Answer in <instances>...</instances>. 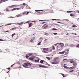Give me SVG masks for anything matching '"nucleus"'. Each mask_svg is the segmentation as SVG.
<instances>
[{
    "mask_svg": "<svg viewBox=\"0 0 79 79\" xmlns=\"http://www.w3.org/2000/svg\"><path fill=\"white\" fill-rule=\"evenodd\" d=\"M32 66L31 64L29 63H25L23 65V66L25 68H30V66Z\"/></svg>",
    "mask_w": 79,
    "mask_h": 79,
    "instance_id": "nucleus-1",
    "label": "nucleus"
},
{
    "mask_svg": "<svg viewBox=\"0 0 79 79\" xmlns=\"http://www.w3.org/2000/svg\"><path fill=\"white\" fill-rule=\"evenodd\" d=\"M51 63L53 64H58V62H57V59L56 58H54V60L51 61Z\"/></svg>",
    "mask_w": 79,
    "mask_h": 79,
    "instance_id": "nucleus-2",
    "label": "nucleus"
},
{
    "mask_svg": "<svg viewBox=\"0 0 79 79\" xmlns=\"http://www.w3.org/2000/svg\"><path fill=\"white\" fill-rule=\"evenodd\" d=\"M42 27L43 29H47V28H48V26L47 25V24H45L42 26Z\"/></svg>",
    "mask_w": 79,
    "mask_h": 79,
    "instance_id": "nucleus-3",
    "label": "nucleus"
},
{
    "mask_svg": "<svg viewBox=\"0 0 79 79\" xmlns=\"http://www.w3.org/2000/svg\"><path fill=\"white\" fill-rule=\"evenodd\" d=\"M66 51H67V52H66V53H67V52H68V49H65V51L62 52H59V54H64V52H66Z\"/></svg>",
    "mask_w": 79,
    "mask_h": 79,
    "instance_id": "nucleus-4",
    "label": "nucleus"
},
{
    "mask_svg": "<svg viewBox=\"0 0 79 79\" xmlns=\"http://www.w3.org/2000/svg\"><path fill=\"white\" fill-rule=\"evenodd\" d=\"M10 68H8L7 69H6L5 70L6 71L7 73H9V72L10 71Z\"/></svg>",
    "mask_w": 79,
    "mask_h": 79,
    "instance_id": "nucleus-5",
    "label": "nucleus"
},
{
    "mask_svg": "<svg viewBox=\"0 0 79 79\" xmlns=\"http://www.w3.org/2000/svg\"><path fill=\"white\" fill-rule=\"evenodd\" d=\"M59 45H60V47L61 48L63 47H64V44H63V43H59Z\"/></svg>",
    "mask_w": 79,
    "mask_h": 79,
    "instance_id": "nucleus-6",
    "label": "nucleus"
},
{
    "mask_svg": "<svg viewBox=\"0 0 79 79\" xmlns=\"http://www.w3.org/2000/svg\"><path fill=\"white\" fill-rule=\"evenodd\" d=\"M17 5H12L9 7V8H14V7H16Z\"/></svg>",
    "mask_w": 79,
    "mask_h": 79,
    "instance_id": "nucleus-7",
    "label": "nucleus"
},
{
    "mask_svg": "<svg viewBox=\"0 0 79 79\" xmlns=\"http://www.w3.org/2000/svg\"><path fill=\"white\" fill-rule=\"evenodd\" d=\"M23 16V13H21L19 15H17L16 16V17H19Z\"/></svg>",
    "mask_w": 79,
    "mask_h": 79,
    "instance_id": "nucleus-8",
    "label": "nucleus"
},
{
    "mask_svg": "<svg viewBox=\"0 0 79 79\" xmlns=\"http://www.w3.org/2000/svg\"><path fill=\"white\" fill-rule=\"evenodd\" d=\"M49 49L48 48H43L44 51H48Z\"/></svg>",
    "mask_w": 79,
    "mask_h": 79,
    "instance_id": "nucleus-9",
    "label": "nucleus"
},
{
    "mask_svg": "<svg viewBox=\"0 0 79 79\" xmlns=\"http://www.w3.org/2000/svg\"><path fill=\"white\" fill-rule=\"evenodd\" d=\"M19 10V8H15L11 10V11H14V10Z\"/></svg>",
    "mask_w": 79,
    "mask_h": 79,
    "instance_id": "nucleus-10",
    "label": "nucleus"
},
{
    "mask_svg": "<svg viewBox=\"0 0 79 79\" xmlns=\"http://www.w3.org/2000/svg\"><path fill=\"white\" fill-rule=\"evenodd\" d=\"M39 66L40 68H46V66L43 65H40Z\"/></svg>",
    "mask_w": 79,
    "mask_h": 79,
    "instance_id": "nucleus-11",
    "label": "nucleus"
},
{
    "mask_svg": "<svg viewBox=\"0 0 79 79\" xmlns=\"http://www.w3.org/2000/svg\"><path fill=\"white\" fill-rule=\"evenodd\" d=\"M24 23V22H21L19 23H18L17 24L18 25H21L22 24H23Z\"/></svg>",
    "mask_w": 79,
    "mask_h": 79,
    "instance_id": "nucleus-12",
    "label": "nucleus"
},
{
    "mask_svg": "<svg viewBox=\"0 0 79 79\" xmlns=\"http://www.w3.org/2000/svg\"><path fill=\"white\" fill-rule=\"evenodd\" d=\"M74 68H75V66H73V67H71L69 68V69H74Z\"/></svg>",
    "mask_w": 79,
    "mask_h": 79,
    "instance_id": "nucleus-13",
    "label": "nucleus"
},
{
    "mask_svg": "<svg viewBox=\"0 0 79 79\" xmlns=\"http://www.w3.org/2000/svg\"><path fill=\"white\" fill-rule=\"evenodd\" d=\"M32 26V23H30L29 24V27H31Z\"/></svg>",
    "mask_w": 79,
    "mask_h": 79,
    "instance_id": "nucleus-14",
    "label": "nucleus"
},
{
    "mask_svg": "<svg viewBox=\"0 0 79 79\" xmlns=\"http://www.w3.org/2000/svg\"><path fill=\"white\" fill-rule=\"evenodd\" d=\"M34 61H35V63H38V62L39 61V60H34Z\"/></svg>",
    "mask_w": 79,
    "mask_h": 79,
    "instance_id": "nucleus-15",
    "label": "nucleus"
},
{
    "mask_svg": "<svg viewBox=\"0 0 79 79\" xmlns=\"http://www.w3.org/2000/svg\"><path fill=\"white\" fill-rule=\"evenodd\" d=\"M44 10H35V11L36 12H38V11H43Z\"/></svg>",
    "mask_w": 79,
    "mask_h": 79,
    "instance_id": "nucleus-16",
    "label": "nucleus"
},
{
    "mask_svg": "<svg viewBox=\"0 0 79 79\" xmlns=\"http://www.w3.org/2000/svg\"><path fill=\"white\" fill-rule=\"evenodd\" d=\"M72 27H77V26H76L75 25H72Z\"/></svg>",
    "mask_w": 79,
    "mask_h": 79,
    "instance_id": "nucleus-17",
    "label": "nucleus"
},
{
    "mask_svg": "<svg viewBox=\"0 0 79 79\" xmlns=\"http://www.w3.org/2000/svg\"><path fill=\"white\" fill-rule=\"evenodd\" d=\"M34 58H32V57H30L29 58V60H34Z\"/></svg>",
    "mask_w": 79,
    "mask_h": 79,
    "instance_id": "nucleus-18",
    "label": "nucleus"
},
{
    "mask_svg": "<svg viewBox=\"0 0 79 79\" xmlns=\"http://www.w3.org/2000/svg\"><path fill=\"white\" fill-rule=\"evenodd\" d=\"M26 13V12H24L23 13H22V16H24Z\"/></svg>",
    "mask_w": 79,
    "mask_h": 79,
    "instance_id": "nucleus-19",
    "label": "nucleus"
},
{
    "mask_svg": "<svg viewBox=\"0 0 79 79\" xmlns=\"http://www.w3.org/2000/svg\"><path fill=\"white\" fill-rule=\"evenodd\" d=\"M28 55L29 56H31V55H32V53H29L28 54Z\"/></svg>",
    "mask_w": 79,
    "mask_h": 79,
    "instance_id": "nucleus-20",
    "label": "nucleus"
},
{
    "mask_svg": "<svg viewBox=\"0 0 79 79\" xmlns=\"http://www.w3.org/2000/svg\"><path fill=\"white\" fill-rule=\"evenodd\" d=\"M52 49L53 50L55 49V46H52Z\"/></svg>",
    "mask_w": 79,
    "mask_h": 79,
    "instance_id": "nucleus-21",
    "label": "nucleus"
},
{
    "mask_svg": "<svg viewBox=\"0 0 79 79\" xmlns=\"http://www.w3.org/2000/svg\"><path fill=\"white\" fill-rule=\"evenodd\" d=\"M16 27L14 28L11 29V30H15L16 29Z\"/></svg>",
    "mask_w": 79,
    "mask_h": 79,
    "instance_id": "nucleus-22",
    "label": "nucleus"
},
{
    "mask_svg": "<svg viewBox=\"0 0 79 79\" xmlns=\"http://www.w3.org/2000/svg\"><path fill=\"white\" fill-rule=\"evenodd\" d=\"M43 53H48V52L47 51H43Z\"/></svg>",
    "mask_w": 79,
    "mask_h": 79,
    "instance_id": "nucleus-23",
    "label": "nucleus"
},
{
    "mask_svg": "<svg viewBox=\"0 0 79 79\" xmlns=\"http://www.w3.org/2000/svg\"><path fill=\"white\" fill-rule=\"evenodd\" d=\"M46 58H47V59L48 60H50V57H47Z\"/></svg>",
    "mask_w": 79,
    "mask_h": 79,
    "instance_id": "nucleus-24",
    "label": "nucleus"
},
{
    "mask_svg": "<svg viewBox=\"0 0 79 79\" xmlns=\"http://www.w3.org/2000/svg\"><path fill=\"white\" fill-rule=\"evenodd\" d=\"M29 57V56H28V55H26V58H28Z\"/></svg>",
    "mask_w": 79,
    "mask_h": 79,
    "instance_id": "nucleus-25",
    "label": "nucleus"
},
{
    "mask_svg": "<svg viewBox=\"0 0 79 79\" xmlns=\"http://www.w3.org/2000/svg\"><path fill=\"white\" fill-rule=\"evenodd\" d=\"M64 68H66V69H68V68H69L68 67L66 66H64Z\"/></svg>",
    "mask_w": 79,
    "mask_h": 79,
    "instance_id": "nucleus-26",
    "label": "nucleus"
},
{
    "mask_svg": "<svg viewBox=\"0 0 79 79\" xmlns=\"http://www.w3.org/2000/svg\"><path fill=\"white\" fill-rule=\"evenodd\" d=\"M73 64L74 66H76L77 64H76V63L74 62L73 63Z\"/></svg>",
    "mask_w": 79,
    "mask_h": 79,
    "instance_id": "nucleus-27",
    "label": "nucleus"
},
{
    "mask_svg": "<svg viewBox=\"0 0 79 79\" xmlns=\"http://www.w3.org/2000/svg\"><path fill=\"white\" fill-rule=\"evenodd\" d=\"M72 12H73V11H67V13H72Z\"/></svg>",
    "mask_w": 79,
    "mask_h": 79,
    "instance_id": "nucleus-28",
    "label": "nucleus"
},
{
    "mask_svg": "<svg viewBox=\"0 0 79 79\" xmlns=\"http://www.w3.org/2000/svg\"><path fill=\"white\" fill-rule=\"evenodd\" d=\"M15 35V33H14L12 35V37H13V36H14Z\"/></svg>",
    "mask_w": 79,
    "mask_h": 79,
    "instance_id": "nucleus-29",
    "label": "nucleus"
},
{
    "mask_svg": "<svg viewBox=\"0 0 79 79\" xmlns=\"http://www.w3.org/2000/svg\"><path fill=\"white\" fill-rule=\"evenodd\" d=\"M6 2V0H2V3H3V2Z\"/></svg>",
    "mask_w": 79,
    "mask_h": 79,
    "instance_id": "nucleus-30",
    "label": "nucleus"
},
{
    "mask_svg": "<svg viewBox=\"0 0 79 79\" xmlns=\"http://www.w3.org/2000/svg\"><path fill=\"white\" fill-rule=\"evenodd\" d=\"M40 63H44V61H43V60H41L40 61Z\"/></svg>",
    "mask_w": 79,
    "mask_h": 79,
    "instance_id": "nucleus-31",
    "label": "nucleus"
},
{
    "mask_svg": "<svg viewBox=\"0 0 79 79\" xmlns=\"http://www.w3.org/2000/svg\"><path fill=\"white\" fill-rule=\"evenodd\" d=\"M37 13H38V15H40L41 14H42V12H38Z\"/></svg>",
    "mask_w": 79,
    "mask_h": 79,
    "instance_id": "nucleus-32",
    "label": "nucleus"
},
{
    "mask_svg": "<svg viewBox=\"0 0 79 79\" xmlns=\"http://www.w3.org/2000/svg\"><path fill=\"white\" fill-rule=\"evenodd\" d=\"M22 5H24V6L26 5V4L25 3L22 4Z\"/></svg>",
    "mask_w": 79,
    "mask_h": 79,
    "instance_id": "nucleus-33",
    "label": "nucleus"
},
{
    "mask_svg": "<svg viewBox=\"0 0 79 79\" xmlns=\"http://www.w3.org/2000/svg\"><path fill=\"white\" fill-rule=\"evenodd\" d=\"M61 74L63 76V77H65V76H64V74L61 73Z\"/></svg>",
    "mask_w": 79,
    "mask_h": 79,
    "instance_id": "nucleus-34",
    "label": "nucleus"
},
{
    "mask_svg": "<svg viewBox=\"0 0 79 79\" xmlns=\"http://www.w3.org/2000/svg\"><path fill=\"white\" fill-rule=\"evenodd\" d=\"M41 44V42H40L38 44V45H39Z\"/></svg>",
    "mask_w": 79,
    "mask_h": 79,
    "instance_id": "nucleus-35",
    "label": "nucleus"
},
{
    "mask_svg": "<svg viewBox=\"0 0 79 79\" xmlns=\"http://www.w3.org/2000/svg\"><path fill=\"white\" fill-rule=\"evenodd\" d=\"M58 34V33H53V34H54V35H56V34Z\"/></svg>",
    "mask_w": 79,
    "mask_h": 79,
    "instance_id": "nucleus-36",
    "label": "nucleus"
},
{
    "mask_svg": "<svg viewBox=\"0 0 79 79\" xmlns=\"http://www.w3.org/2000/svg\"><path fill=\"white\" fill-rule=\"evenodd\" d=\"M17 63H18V64H19V65H20V64H20V63H19V62H17Z\"/></svg>",
    "mask_w": 79,
    "mask_h": 79,
    "instance_id": "nucleus-37",
    "label": "nucleus"
},
{
    "mask_svg": "<svg viewBox=\"0 0 79 79\" xmlns=\"http://www.w3.org/2000/svg\"><path fill=\"white\" fill-rule=\"evenodd\" d=\"M6 11H9V10L8 9V8L6 9Z\"/></svg>",
    "mask_w": 79,
    "mask_h": 79,
    "instance_id": "nucleus-38",
    "label": "nucleus"
},
{
    "mask_svg": "<svg viewBox=\"0 0 79 79\" xmlns=\"http://www.w3.org/2000/svg\"><path fill=\"white\" fill-rule=\"evenodd\" d=\"M70 63H74V61H70Z\"/></svg>",
    "mask_w": 79,
    "mask_h": 79,
    "instance_id": "nucleus-39",
    "label": "nucleus"
},
{
    "mask_svg": "<svg viewBox=\"0 0 79 79\" xmlns=\"http://www.w3.org/2000/svg\"><path fill=\"white\" fill-rule=\"evenodd\" d=\"M58 29H55V28H53L52 29V30H57Z\"/></svg>",
    "mask_w": 79,
    "mask_h": 79,
    "instance_id": "nucleus-40",
    "label": "nucleus"
},
{
    "mask_svg": "<svg viewBox=\"0 0 79 79\" xmlns=\"http://www.w3.org/2000/svg\"><path fill=\"white\" fill-rule=\"evenodd\" d=\"M76 47H79V44H78L76 46Z\"/></svg>",
    "mask_w": 79,
    "mask_h": 79,
    "instance_id": "nucleus-41",
    "label": "nucleus"
},
{
    "mask_svg": "<svg viewBox=\"0 0 79 79\" xmlns=\"http://www.w3.org/2000/svg\"><path fill=\"white\" fill-rule=\"evenodd\" d=\"M70 16H73V15L72 14H70Z\"/></svg>",
    "mask_w": 79,
    "mask_h": 79,
    "instance_id": "nucleus-42",
    "label": "nucleus"
},
{
    "mask_svg": "<svg viewBox=\"0 0 79 79\" xmlns=\"http://www.w3.org/2000/svg\"><path fill=\"white\" fill-rule=\"evenodd\" d=\"M9 31H5V32H9Z\"/></svg>",
    "mask_w": 79,
    "mask_h": 79,
    "instance_id": "nucleus-43",
    "label": "nucleus"
},
{
    "mask_svg": "<svg viewBox=\"0 0 79 79\" xmlns=\"http://www.w3.org/2000/svg\"><path fill=\"white\" fill-rule=\"evenodd\" d=\"M29 23V21H28L27 22H26L25 23L26 24H27V23Z\"/></svg>",
    "mask_w": 79,
    "mask_h": 79,
    "instance_id": "nucleus-44",
    "label": "nucleus"
},
{
    "mask_svg": "<svg viewBox=\"0 0 79 79\" xmlns=\"http://www.w3.org/2000/svg\"><path fill=\"white\" fill-rule=\"evenodd\" d=\"M40 21H45L44 20H39Z\"/></svg>",
    "mask_w": 79,
    "mask_h": 79,
    "instance_id": "nucleus-45",
    "label": "nucleus"
},
{
    "mask_svg": "<svg viewBox=\"0 0 79 79\" xmlns=\"http://www.w3.org/2000/svg\"><path fill=\"white\" fill-rule=\"evenodd\" d=\"M57 44H59V43H57L56 44H55V45H56H56H57Z\"/></svg>",
    "mask_w": 79,
    "mask_h": 79,
    "instance_id": "nucleus-46",
    "label": "nucleus"
},
{
    "mask_svg": "<svg viewBox=\"0 0 79 79\" xmlns=\"http://www.w3.org/2000/svg\"><path fill=\"white\" fill-rule=\"evenodd\" d=\"M30 41L31 42H33V40H31Z\"/></svg>",
    "mask_w": 79,
    "mask_h": 79,
    "instance_id": "nucleus-47",
    "label": "nucleus"
},
{
    "mask_svg": "<svg viewBox=\"0 0 79 79\" xmlns=\"http://www.w3.org/2000/svg\"><path fill=\"white\" fill-rule=\"evenodd\" d=\"M15 64H14L13 65H11V67H13V66L14 65H15Z\"/></svg>",
    "mask_w": 79,
    "mask_h": 79,
    "instance_id": "nucleus-48",
    "label": "nucleus"
},
{
    "mask_svg": "<svg viewBox=\"0 0 79 79\" xmlns=\"http://www.w3.org/2000/svg\"><path fill=\"white\" fill-rule=\"evenodd\" d=\"M45 22H42L41 23V24H45Z\"/></svg>",
    "mask_w": 79,
    "mask_h": 79,
    "instance_id": "nucleus-49",
    "label": "nucleus"
},
{
    "mask_svg": "<svg viewBox=\"0 0 79 79\" xmlns=\"http://www.w3.org/2000/svg\"><path fill=\"white\" fill-rule=\"evenodd\" d=\"M29 13V12H27V13H26V15H28V14Z\"/></svg>",
    "mask_w": 79,
    "mask_h": 79,
    "instance_id": "nucleus-50",
    "label": "nucleus"
},
{
    "mask_svg": "<svg viewBox=\"0 0 79 79\" xmlns=\"http://www.w3.org/2000/svg\"><path fill=\"white\" fill-rule=\"evenodd\" d=\"M2 3V0L0 1V4Z\"/></svg>",
    "mask_w": 79,
    "mask_h": 79,
    "instance_id": "nucleus-51",
    "label": "nucleus"
},
{
    "mask_svg": "<svg viewBox=\"0 0 79 79\" xmlns=\"http://www.w3.org/2000/svg\"><path fill=\"white\" fill-rule=\"evenodd\" d=\"M58 23H61V24H62V23H61L60 22H58Z\"/></svg>",
    "mask_w": 79,
    "mask_h": 79,
    "instance_id": "nucleus-52",
    "label": "nucleus"
},
{
    "mask_svg": "<svg viewBox=\"0 0 79 79\" xmlns=\"http://www.w3.org/2000/svg\"><path fill=\"white\" fill-rule=\"evenodd\" d=\"M52 51V49H50V50H49V51H50V52H51V51Z\"/></svg>",
    "mask_w": 79,
    "mask_h": 79,
    "instance_id": "nucleus-53",
    "label": "nucleus"
},
{
    "mask_svg": "<svg viewBox=\"0 0 79 79\" xmlns=\"http://www.w3.org/2000/svg\"><path fill=\"white\" fill-rule=\"evenodd\" d=\"M52 21H53V20H56V19H52Z\"/></svg>",
    "mask_w": 79,
    "mask_h": 79,
    "instance_id": "nucleus-54",
    "label": "nucleus"
},
{
    "mask_svg": "<svg viewBox=\"0 0 79 79\" xmlns=\"http://www.w3.org/2000/svg\"><path fill=\"white\" fill-rule=\"evenodd\" d=\"M36 22V21H32V22H33L34 23H35V22Z\"/></svg>",
    "mask_w": 79,
    "mask_h": 79,
    "instance_id": "nucleus-55",
    "label": "nucleus"
},
{
    "mask_svg": "<svg viewBox=\"0 0 79 79\" xmlns=\"http://www.w3.org/2000/svg\"><path fill=\"white\" fill-rule=\"evenodd\" d=\"M67 60V59H64L63 60V61H64V60Z\"/></svg>",
    "mask_w": 79,
    "mask_h": 79,
    "instance_id": "nucleus-56",
    "label": "nucleus"
},
{
    "mask_svg": "<svg viewBox=\"0 0 79 79\" xmlns=\"http://www.w3.org/2000/svg\"><path fill=\"white\" fill-rule=\"evenodd\" d=\"M74 70H71L70 71V72H72V71H73Z\"/></svg>",
    "mask_w": 79,
    "mask_h": 79,
    "instance_id": "nucleus-57",
    "label": "nucleus"
},
{
    "mask_svg": "<svg viewBox=\"0 0 79 79\" xmlns=\"http://www.w3.org/2000/svg\"><path fill=\"white\" fill-rule=\"evenodd\" d=\"M11 24H8L7 25V26H9V25H11Z\"/></svg>",
    "mask_w": 79,
    "mask_h": 79,
    "instance_id": "nucleus-58",
    "label": "nucleus"
},
{
    "mask_svg": "<svg viewBox=\"0 0 79 79\" xmlns=\"http://www.w3.org/2000/svg\"><path fill=\"white\" fill-rule=\"evenodd\" d=\"M33 40H35V37L33 38Z\"/></svg>",
    "mask_w": 79,
    "mask_h": 79,
    "instance_id": "nucleus-59",
    "label": "nucleus"
},
{
    "mask_svg": "<svg viewBox=\"0 0 79 79\" xmlns=\"http://www.w3.org/2000/svg\"><path fill=\"white\" fill-rule=\"evenodd\" d=\"M64 66H66V64H64Z\"/></svg>",
    "mask_w": 79,
    "mask_h": 79,
    "instance_id": "nucleus-60",
    "label": "nucleus"
},
{
    "mask_svg": "<svg viewBox=\"0 0 79 79\" xmlns=\"http://www.w3.org/2000/svg\"><path fill=\"white\" fill-rule=\"evenodd\" d=\"M79 13V11L78 12V13Z\"/></svg>",
    "mask_w": 79,
    "mask_h": 79,
    "instance_id": "nucleus-61",
    "label": "nucleus"
},
{
    "mask_svg": "<svg viewBox=\"0 0 79 79\" xmlns=\"http://www.w3.org/2000/svg\"><path fill=\"white\" fill-rule=\"evenodd\" d=\"M1 26H0V27H1Z\"/></svg>",
    "mask_w": 79,
    "mask_h": 79,
    "instance_id": "nucleus-62",
    "label": "nucleus"
}]
</instances>
